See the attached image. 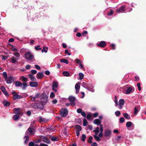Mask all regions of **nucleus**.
Wrapping results in <instances>:
<instances>
[{
    "instance_id": "nucleus-64",
    "label": "nucleus",
    "mask_w": 146,
    "mask_h": 146,
    "mask_svg": "<svg viewBox=\"0 0 146 146\" xmlns=\"http://www.w3.org/2000/svg\"><path fill=\"white\" fill-rule=\"evenodd\" d=\"M45 73L46 75H49L50 74V72L49 71L46 70L45 72Z\"/></svg>"
},
{
    "instance_id": "nucleus-20",
    "label": "nucleus",
    "mask_w": 146,
    "mask_h": 146,
    "mask_svg": "<svg viewBox=\"0 0 146 146\" xmlns=\"http://www.w3.org/2000/svg\"><path fill=\"white\" fill-rule=\"evenodd\" d=\"M101 123V121L100 120L98 119H96L94 120V123L95 124L99 125Z\"/></svg>"
},
{
    "instance_id": "nucleus-28",
    "label": "nucleus",
    "mask_w": 146,
    "mask_h": 146,
    "mask_svg": "<svg viewBox=\"0 0 146 146\" xmlns=\"http://www.w3.org/2000/svg\"><path fill=\"white\" fill-rule=\"evenodd\" d=\"M15 85L17 87L21 86H22V84L21 82L17 81L15 82Z\"/></svg>"
},
{
    "instance_id": "nucleus-14",
    "label": "nucleus",
    "mask_w": 146,
    "mask_h": 146,
    "mask_svg": "<svg viewBox=\"0 0 146 146\" xmlns=\"http://www.w3.org/2000/svg\"><path fill=\"white\" fill-rule=\"evenodd\" d=\"M106 44L105 42L102 41L101 42L98 44V46L102 47H104L106 46Z\"/></svg>"
},
{
    "instance_id": "nucleus-3",
    "label": "nucleus",
    "mask_w": 146,
    "mask_h": 146,
    "mask_svg": "<svg viewBox=\"0 0 146 146\" xmlns=\"http://www.w3.org/2000/svg\"><path fill=\"white\" fill-rule=\"evenodd\" d=\"M35 133V131L34 129L30 127H29L26 131L27 135H33Z\"/></svg>"
},
{
    "instance_id": "nucleus-54",
    "label": "nucleus",
    "mask_w": 146,
    "mask_h": 146,
    "mask_svg": "<svg viewBox=\"0 0 146 146\" xmlns=\"http://www.w3.org/2000/svg\"><path fill=\"white\" fill-rule=\"evenodd\" d=\"M43 49H42V50H41V52H45V53H46L47 52V50H46L45 49V47H43Z\"/></svg>"
},
{
    "instance_id": "nucleus-35",
    "label": "nucleus",
    "mask_w": 146,
    "mask_h": 146,
    "mask_svg": "<svg viewBox=\"0 0 146 146\" xmlns=\"http://www.w3.org/2000/svg\"><path fill=\"white\" fill-rule=\"evenodd\" d=\"M79 74V79L80 80H82L84 78V75L82 73H80Z\"/></svg>"
},
{
    "instance_id": "nucleus-16",
    "label": "nucleus",
    "mask_w": 146,
    "mask_h": 146,
    "mask_svg": "<svg viewBox=\"0 0 146 146\" xmlns=\"http://www.w3.org/2000/svg\"><path fill=\"white\" fill-rule=\"evenodd\" d=\"M37 108L40 109H42L43 108V106L42 104L40 103H38L36 104Z\"/></svg>"
},
{
    "instance_id": "nucleus-63",
    "label": "nucleus",
    "mask_w": 146,
    "mask_h": 146,
    "mask_svg": "<svg viewBox=\"0 0 146 146\" xmlns=\"http://www.w3.org/2000/svg\"><path fill=\"white\" fill-rule=\"evenodd\" d=\"M7 57L5 56H4L3 55H2V60H6L7 58Z\"/></svg>"
},
{
    "instance_id": "nucleus-47",
    "label": "nucleus",
    "mask_w": 146,
    "mask_h": 146,
    "mask_svg": "<svg viewBox=\"0 0 146 146\" xmlns=\"http://www.w3.org/2000/svg\"><path fill=\"white\" fill-rule=\"evenodd\" d=\"M92 118V116L90 114H88L87 115V119L90 120Z\"/></svg>"
},
{
    "instance_id": "nucleus-13",
    "label": "nucleus",
    "mask_w": 146,
    "mask_h": 146,
    "mask_svg": "<svg viewBox=\"0 0 146 146\" xmlns=\"http://www.w3.org/2000/svg\"><path fill=\"white\" fill-rule=\"evenodd\" d=\"M43 76V73L40 72H38L36 75V77L38 79L42 78Z\"/></svg>"
},
{
    "instance_id": "nucleus-15",
    "label": "nucleus",
    "mask_w": 146,
    "mask_h": 146,
    "mask_svg": "<svg viewBox=\"0 0 146 146\" xmlns=\"http://www.w3.org/2000/svg\"><path fill=\"white\" fill-rule=\"evenodd\" d=\"M100 133L98 135L100 137H101L102 136V132L103 131V127L102 125H100Z\"/></svg>"
},
{
    "instance_id": "nucleus-21",
    "label": "nucleus",
    "mask_w": 146,
    "mask_h": 146,
    "mask_svg": "<svg viewBox=\"0 0 146 146\" xmlns=\"http://www.w3.org/2000/svg\"><path fill=\"white\" fill-rule=\"evenodd\" d=\"M94 87V86L92 85H90L88 87V88L87 89L92 92H94V90L93 89Z\"/></svg>"
},
{
    "instance_id": "nucleus-58",
    "label": "nucleus",
    "mask_w": 146,
    "mask_h": 146,
    "mask_svg": "<svg viewBox=\"0 0 146 146\" xmlns=\"http://www.w3.org/2000/svg\"><path fill=\"white\" fill-rule=\"evenodd\" d=\"M82 110L81 109H77V112L78 113H81L82 112Z\"/></svg>"
},
{
    "instance_id": "nucleus-32",
    "label": "nucleus",
    "mask_w": 146,
    "mask_h": 146,
    "mask_svg": "<svg viewBox=\"0 0 146 146\" xmlns=\"http://www.w3.org/2000/svg\"><path fill=\"white\" fill-rule=\"evenodd\" d=\"M63 75L66 76H70L69 73L66 71H64L62 73Z\"/></svg>"
},
{
    "instance_id": "nucleus-25",
    "label": "nucleus",
    "mask_w": 146,
    "mask_h": 146,
    "mask_svg": "<svg viewBox=\"0 0 146 146\" xmlns=\"http://www.w3.org/2000/svg\"><path fill=\"white\" fill-rule=\"evenodd\" d=\"M68 100L71 102H74L75 100V98L74 96H70L68 98Z\"/></svg>"
},
{
    "instance_id": "nucleus-30",
    "label": "nucleus",
    "mask_w": 146,
    "mask_h": 146,
    "mask_svg": "<svg viewBox=\"0 0 146 146\" xmlns=\"http://www.w3.org/2000/svg\"><path fill=\"white\" fill-rule=\"evenodd\" d=\"M58 86V83L56 81L54 82L52 85V87L57 88Z\"/></svg>"
},
{
    "instance_id": "nucleus-56",
    "label": "nucleus",
    "mask_w": 146,
    "mask_h": 146,
    "mask_svg": "<svg viewBox=\"0 0 146 146\" xmlns=\"http://www.w3.org/2000/svg\"><path fill=\"white\" fill-rule=\"evenodd\" d=\"M20 108H14L13 109V110H14V111H16V113H19V112H18V111H19V110H20Z\"/></svg>"
},
{
    "instance_id": "nucleus-59",
    "label": "nucleus",
    "mask_w": 146,
    "mask_h": 146,
    "mask_svg": "<svg viewBox=\"0 0 146 146\" xmlns=\"http://www.w3.org/2000/svg\"><path fill=\"white\" fill-rule=\"evenodd\" d=\"M35 143L33 142H30L29 144V146H34Z\"/></svg>"
},
{
    "instance_id": "nucleus-10",
    "label": "nucleus",
    "mask_w": 146,
    "mask_h": 146,
    "mask_svg": "<svg viewBox=\"0 0 146 146\" xmlns=\"http://www.w3.org/2000/svg\"><path fill=\"white\" fill-rule=\"evenodd\" d=\"M78 84H80V83L76 84L75 86V88L76 90V93L77 94L79 92L80 88V86Z\"/></svg>"
},
{
    "instance_id": "nucleus-22",
    "label": "nucleus",
    "mask_w": 146,
    "mask_h": 146,
    "mask_svg": "<svg viewBox=\"0 0 146 146\" xmlns=\"http://www.w3.org/2000/svg\"><path fill=\"white\" fill-rule=\"evenodd\" d=\"M3 104L5 107H7L10 105V103L9 102H7L6 100H4L3 102Z\"/></svg>"
},
{
    "instance_id": "nucleus-45",
    "label": "nucleus",
    "mask_w": 146,
    "mask_h": 146,
    "mask_svg": "<svg viewBox=\"0 0 146 146\" xmlns=\"http://www.w3.org/2000/svg\"><path fill=\"white\" fill-rule=\"evenodd\" d=\"M119 121L121 123H122L125 121L124 118L123 117H121L119 119Z\"/></svg>"
},
{
    "instance_id": "nucleus-55",
    "label": "nucleus",
    "mask_w": 146,
    "mask_h": 146,
    "mask_svg": "<svg viewBox=\"0 0 146 146\" xmlns=\"http://www.w3.org/2000/svg\"><path fill=\"white\" fill-rule=\"evenodd\" d=\"M40 96V94L39 93L37 94L36 96H34L35 98L36 99V98H38Z\"/></svg>"
},
{
    "instance_id": "nucleus-29",
    "label": "nucleus",
    "mask_w": 146,
    "mask_h": 146,
    "mask_svg": "<svg viewBox=\"0 0 146 146\" xmlns=\"http://www.w3.org/2000/svg\"><path fill=\"white\" fill-rule=\"evenodd\" d=\"M21 80L22 81L24 82H27L28 81V79L27 78L25 77L24 76H22L21 77Z\"/></svg>"
},
{
    "instance_id": "nucleus-11",
    "label": "nucleus",
    "mask_w": 146,
    "mask_h": 146,
    "mask_svg": "<svg viewBox=\"0 0 146 146\" xmlns=\"http://www.w3.org/2000/svg\"><path fill=\"white\" fill-rule=\"evenodd\" d=\"M30 85L32 87H37L38 86V83L36 82H31L30 83Z\"/></svg>"
},
{
    "instance_id": "nucleus-41",
    "label": "nucleus",
    "mask_w": 146,
    "mask_h": 146,
    "mask_svg": "<svg viewBox=\"0 0 146 146\" xmlns=\"http://www.w3.org/2000/svg\"><path fill=\"white\" fill-rule=\"evenodd\" d=\"M88 124V122L87 120L86 119H84L83 122V125L84 126H85L87 125Z\"/></svg>"
},
{
    "instance_id": "nucleus-60",
    "label": "nucleus",
    "mask_w": 146,
    "mask_h": 146,
    "mask_svg": "<svg viewBox=\"0 0 146 146\" xmlns=\"http://www.w3.org/2000/svg\"><path fill=\"white\" fill-rule=\"evenodd\" d=\"M81 115L84 117H85L86 115L85 112L84 111H82L81 113Z\"/></svg>"
},
{
    "instance_id": "nucleus-37",
    "label": "nucleus",
    "mask_w": 146,
    "mask_h": 146,
    "mask_svg": "<svg viewBox=\"0 0 146 146\" xmlns=\"http://www.w3.org/2000/svg\"><path fill=\"white\" fill-rule=\"evenodd\" d=\"M94 137L97 141H99L101 140L100 137L99 136H97L96 135H94Z\"/></svg>"
},
{
    "instance_id": "nucleus-4",
    "label": "nucleus",
    "mask_w": 146,
    "mask_h": 146,
    "mask_svg": "<svg viewBox=\"0 0 146 146\" xmlns=\"http://www.w3.org/2000/svg\"><path fill=\"white\" fill-rule=\"evenodd\" d=\"M9 59L11 62L14 64H15L18 63V61L19 58H18L14 56H12Z\"/></svg>"
},
{
    "instance_id": "nucleus-39",
    "label": "nucleus",
    "mask_w": 146,
    "mask_h": 146,
    "mask_svg": "<svg viewBox=\"0 0 146 146\" xmlns=\"http://www.w3.org/2000/svg\"><path fill=\"white\" fill-rule=\"evenodd\" d=\"M24 138L25 139V143L27 144L28 141L29 139V137L27 136H25Z\"/></svg>"
},
{
    "instance_id": "nucleus-49",
    "label": "nucleus",
    "mask_w": 146,
    "mask_h": 146,
    "mask_svg": "<svg viewBox=\"0 0 146 146\" xmlns=\"http://www.w3.org/2000/svg\"><path fill=\"white\" fill-rule=\"evenodd\" d=\"M35 50H39L41 49V48L40 47V46L39 45H38L36 46H35Z\"/></svg>"
},
{
    "instance_id": "nucleus-62",
    "label": "nucleus",
    "mask_w": 146,
    "mask_h": 146,
    "mask_svg": "<svg viewBox=\"0 0 146 146\" xmlns=\"http://www.w3.org/2000/svg\"><path fill=\"white\" fill-rule=\"evenodd\" d=\"M31 73L33 74H36L37 73V71L35 70H31Z\"/></svg>"
},
{
    "instance_id": "nucleus-57",
    "label": "nucleus",
    "mask_w": 146,
    "mask_h": 146,
    "mask_svg": "<svg viewBox=\"0 0 146 146\" xmlns=\"http://www.w3.org/2000/svg\"><path fill=\"white\" fill-rule=\"evenodd\" d=\"M51 139L53 141H57V139L56 137H52L51 138Z\"/></svg>"
},
{
    "instance_id": "nucleus-31",
    "label": "nucleus",
    "mask_w": 146,
    "mask_h": 146,
    "mask_svg": "<svg viewBox=\"0 0 146 146\" xmlns=\"http://www.w3.org/2000/svg\"><path fill=\"white\" fill-rule=\"evenodd\" d=\"M60 61L61 62L64 63L66 64H68V61L66 59H61L60 60Z\"/></svg>"
},
{
    "instance_id": "nucleus-27",
    "label": "nucleus",
    "mask_w": 146,
    "mask_h": 146,
    "mask_svg": "<svg viewBox=\"0 0 146 146\" xmlns=\"http://www.w3.org/2000/svg\"><path fill=\"white\" fill-rule=\"evenodd\" d=\"M22 98V97L18 94H15L13 96V98L15 99H19Z\"/></svg>"
},
{
    "instance_id": "nucleus-44",
    "label": "nucleus",
    "mask_w": 146,
    "mask_h": 146,
    "mask_svg": "<svg viewBox=\"0 0 146 146\" xmlns=\"http://www.w3.org/2000/svg\"><path fill=\"white\" fill-rule=\"evenodd\" d=\"M86 138V135L84 134L82 135V138L81 140L82 141H85Z\"/></svg>"
},
{
    "instance_id": "nucleus-40",
    "label": "nucleus",
    "mask_w": 146,
    "mask_h": 146,
    "mask_svg": "<svg viewBox=\"0 0 146 146\" xmlns=\"http://www.w3.org/2000/svg\"><path fill=\"white\" fill-rule=\"evenodd\" d=\"M11 49L13 51L15 52H17L18 50L16 48V47L13 46H11Z\"/></svg>"
},
{
    "instance_id": "nucleus-33",
    "label": "nucleus",
    "mask_w": 146,
    "mask_h": 146,
    "mask_svg": "<svg viewBox=\"0 0 146 146\" xmlns=\"http://www.w3.org/2000/svg\"><path fill=\"white\" fill-rule=\"evenodd\" d=\"M75 127L76 129V130H78L79 131H80L82 130V128L81 127L78 125H76Z\"/></svg>"
},
{
    "instance_id": "nucleus-36",
    "label": "nucleus",
    "mask_w": 146,
    "mask_h": 146,
    "mask_svg": "<svg viewBox=\"0 0 146 146\" xmlns=\"http://www.w3.org/2000/svg\"><path fill=\"white\" fill-rule=\"evenodd\" d=\"M13 118L14 120L17 121L19 118V115H15L14 116Z\"/></svg>"
},
{
    "instance_id": "nucleus-8",
    "label": "nucleus",
    "mask_w": 146,
    "mask_h": 146,
    "mask_svg": "<svg viewBox=\"0 0 146 146\" xmlns=\"http://www.w3.org/2000/svg\"><path fill=\"white\" fill-rule=\"evenodd\" d=\"M0 88L2 92L6 96H9L6 90L3 86H1Z\"/></svg>"
},
{
    "instance_id": "nucleus-34",
    "label": "nucleus",
    "mask_w": 146,
    "mask_h": 146,
    "mask_svg": "<svg viewBox=\"0 0 146 146\" xmlns=\"http://www.w3.org/2000/svg\"><path fill=\"white\" fill-rule=\"evenodd\" d=\"M130 127H131L132 129H133L134 127V125L131 122L128 121V128Z\"/></svg>"
},
{
    "instance_id": "nucleus-52",
    "label": "nucleus",
    "mask_w": 146,
    "mask_h": 146,
    "mask_svg": "<svg viewBox=\"0 0 146 146\" xmlns=\"http://www.w3.org/2000/svg\"><path fill=\"white\" fill-rule=\"evenodd\" d=\"M75 61H76V63H78L79 64L81 63L82 62V61L78 59H76L75 60Z\"/></svg>"
},
{
    "instance_id": "nucleus-18",
    "label": "nucleus",
    "mask_w": 146,
    "mask_h": 146,
    "mask_svg": "<svg viewBox=\"0 0 146 146\" xmlns=\"http://www.w3.org/2000/svg\"><path fill=\"white\" fill-rule=\"evenodd\" d=\"M29 76L30 78V79L32 81H35L36 80L35 77L31 74H29Z\"/></svg>"
},
{
    "instance_id": "nucleus-26",
    "label": "nucleus",
    "mask_w": 146,
    "mask_h": 146,
    "mask_svg": "<svg viewBox=\"0 0 146 146\" xmlns=\"http://www.w3.org/2000/svg\"><path fill=\"white\" fill-rule=\"evenodd\" d=\"M134 90V88L132 87H128V94L133 92Z\"/></svg>"
},
{
    "instance_id": "nucleus-38",
    "label": "nucleus",
    "mask_w": 146,
    "mask_h": 146,
    "mask_svg": "<svg viewBox=\"0 0 146 146\" xmlns=\"http://www.w3.org/2000/svg\"><path fill=\"white\" fill-rule=\"evenodd\" d=\"M114 102L115 103V106H117L118 105L117 97L116 96H115V97Z\"/></svg>"
},
{
    "instance_id": "nucleus-23",
    "label": "nucleus",
    "mask_w": 146,
    "mask_h": 146,
    "mask_svg": "<svg viewBox=\"0 0 146 146\" xmlns=\"http://www.w3.org/2000/svg\"><path fill=\"white\" fill-rule=\"evenodd\" d=\"M100 131L99 127H97L95 128V129L93 130V131L95 132V134L97 135L99 132Z\"/></svg>"
},
{
    "instance_id": "nucleus-2",
    "label": "nucleus",
    "mask_w": 146,
    "mask_h": 146,
    "mask_svg": "<svg viewBox=\"0 0 146 146\" xmlns=\"http://www.w3.org/2000/svg\"><path fill=\"white\" fill-rule=\"evenodd\" d=\"M68 111L66 108H62L60 113L61 116L63 117H65L68 114Z\"/></svg>"
},
{
    "instance_id": "nucleus-6",
    "label": "nucleus",
    "mask_w": 146,
    "mask_h": 146,
    "mask_svg": "<svg viewBox=\"0 0 146 146\" xmlns=\"http://www.w3.org/2000/svg\"><path fill=\"white\" fill-rule=\"evenodd\" d=\"M124 104V100L123 99H120L119 101V104L117 106H118V108L121 109H122Z\"/></svg>"
},
{
    "instance_id": "nucleus-5",
    "label": "nucleus",
    "mask_w": 146,
    "mask_h": 146,
    "mask_svg": "<svg viewBox=\"0 0 146 146\" xmlns=\"http://www.w3.org/2000/svg\"><path fill=\"white\" fill-rule=\"evenodd\" d=\"M111 131L109 129H106L105 130L104 133V136L106 137L109 138L111 137Z\"/></svg>"
},
{
    "instance_id": "nucleus-12",
    "label": "nucleus",
    "mask_w": 146,
    "mask_h": 146,
    "mask_svg": "<svg viewBox=\"0 0 146 146\" xmlns=\"http://www.w3.org/2000/svg\"><path fill=\"white\" fill-rule=\"evenodd\" d=\"M41 138L44 142H45L47 143H50V141L46 137L44 136H42L41 137Z\"/></svg>"
},
{
    "instance_id": "nucleus-61",
    "label": "nucleus",
    "mask_w": 146,
    "mask_h": 146,
    "mask_svg": "<svg viewBox=\"0 0 146 146\" xmlns=\"http://www.w3.org/2000/svg\"><path fill=\"white\" fill-rule=\"evenodd\" d=\"M35 67L38 70H40V67L38 65H35Z\"/></svg>"
},
{
    "instance_id": "nucleus-1",
    "label": "nucleus",
    "mask_w": 146,
    "mask_h": 146,
    "mask_svg": "<svg viewBox=\"0 0 146 146\" xmlns=\"http://www.w3.org/2000/svg\"><path fill=\"white\" fill-rule=\"evenodd\" d=\"M25 58L29 60H32L34 58L33 55L29 52L25 53Z\"/></svg>"
},
{
    "instance_id": "nucleus-7",
    "label": "nucleus",
    "mask_w": 146,
    "mask_h": 146,
    "mask_svg": "<svg viewBox=\"0 0 146 146\" xmlns=\"http://www.w3.org/2000/svg\"><path fill=\"white\" fill-rule=\"evenodd\" d=\"M5 80L6 81L7 83L8 84L11 83L13 81V77L11 76L7 77L5 79Z\"/></svg>"
},
{
    "instance_id": "nucleus-9",
    "label": "nucleus",
    "mask_w": 146,
    "mask_h": 146,
    "mask_svg": "<svg viewBox=\"0 0 146 146\" xmlns=\"http://www.w3.org/2000/svg\"><path fill=\"white\" fill-rule=\"evenodd\" d=\"M125 7L124 6H122L119 9H117L116 11L118 13H123L125 11Z\"/></svg>"
},
{
    "instance_id": "nucleus-48",
    "label": "nucleus",
    "mask_w": 146,
    "mask_h": 146,
    "mask_svg": "<svg viewBox=\"0 0 146 146\" xmlns=\"http://www.w3.org/2000/svg\"><path fill=\"white\" fill-rule=\"evenodd\" d=\"M39 120L41 122H45L46 121V119L42 117H40Z\"/></svg>"
},
{
    "instance_id": "nucleus-50",
    "label": "nucleus",
    "mask_w": 146,
    "mask_h": 146,
    "mask_svg": "<svg viewBox=\"0 0 146 146\" xmlns=\"http://www.w3.org/2000/svg\"><path fill=\"white\" fill-rule=\"evenodd\" d=\"M113 12H114L112 10H110V12L108 13V16L111 15L113 14Z\"/></svg>"
},
{
    "instance_id": "nucleus-43",
    "label": "nucleus",
    "mask_w": 146,
    "mask_h": 146,
    "mask_svg": "<svg viewBox=\"0 0 146 146\" xmlns=\"http://www.w3.org/2000/svg\"><path fill=\"white\" fill-rule=\"evenodd\" d=\"M23 87H22V88L23 89H25L26 87L27 86V83L26 82H24L23 84Z\"/></svg>"
},
{
    "instance_id": "nucleus-17",
    "label": "nucleus",
    "mask_w": 146,
    "mask_h": 146,
    "mask_svg": "<svg viewBox=\"0 0 146 146\" xmlns=\"http://www.w3.org/2000/svg\"><path fill=\"white\" fill-rule=\"evenodd\" d=\"M139 108L138 106L135 107L134 109V113L135 115L137 114L139 110Z\"/></svg>"
},
{
    "instance_id": "nucleus-46",
    "label": "nucleus",
    "mask_w": 146,
    "mask_h": 146,
    "mask_svg": "<svg viewBox=\"0 0 146 146\" xmlns=\"http://www.w3.org/2000/svg\"><path fill=\"white\" fill-rule=\"evenodd\" d=\"M115 114L117 116H119L121 114V113L119 111H117L115 113Z\"/></svg>"
},
{
    "instance_id": "nucleus-42",
    "label": "nucleus",
    "mask_w": 146,
    "mask_h": 146,
    "mask_svg": "<svg viewBox=\"0 0 146 146\" xmlns=\"http://www.w3.org/2000/svg\"><path fill=\"white\" fill-rule=\"evenodd\" d=\"M55 94L53 92H52L51 93L50 95V97L52 99L54 98L55 97Z\"/></svg>"
},
{
    "instance_id": "nucleus-24",
    "label": "nucleus",
    "mask_w": 146,
    "mask_h": 146,
    "mask_svg": "<svg viewBox=\"0 0 146 146\" xmlns=\"http://www.w3.org/2000/svg\"><path fill=\"white\" fill-rule=\"evenodd\" d=\"M41 100L43 98V99L45 100H47V95L44 93L42 94L41 95Z\"/></svg>"
},
{
    "instance_id": "nucleus-51",
    "label": "nucleus",
    "mask_w": 146,
    "mask_h": 146,
    "mask_svg": "<svg viewBox=\"0 0 146 146\" xmlns=\"http://www.w3.org/2000/svg\"><path fill=\"white\" fill-rule=\"evenodd\" d=\"M3 75L4 76L5 79H6L7 78V74L5 72H3Z\"/></svg>"
},
{
    "instance_id": "nucleus-53",
    "label": "nucleus",
    "mask_w": 146,
    "mask_h": 146,
    "mask_svg": "<svg viewBox=\"0 0 146 146\" xmlns=\"http://www.w3.org/2000/svg\"><path fill=\"white\" fill-rule=\"evenodd\" d=\"M137 85L139 90V91H140L141 90V88L140 86V83H137Z\"/></svg>"
},
{
    "instance_id": "nucleus-19",
    "label": "nucleus",
    "mask_w": 146,
    "mask_h": 146,
    "mask_svg": "<svg viewBox=\"0 0 146 146\" xmlns=\"http://www.w3.org/2000/svg\"><path fill=\"white\" fill-rule=\"evenodd\" d=\"M13 54L15 56V57L18 58H19L20 56L19 53L17 51L13 52Z\"/></svg>"
}]
</instances>
